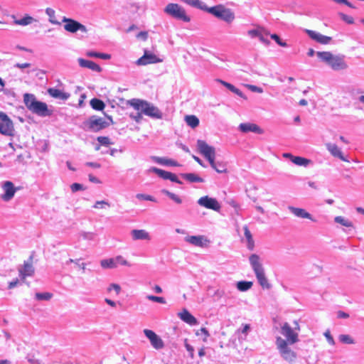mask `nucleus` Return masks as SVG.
<instances>
[{
  "instance_id": "412c9836",
  "label": "nucleus",
  "mask_w": 364,
  "mask_h": 364,
  "mask_svg": "<svg viewBox=\"0 0 364 364\" xmlns=\"http://www.w3.org/2000/svg\"><path fill=\"white\" fill-rule=\"evenodd\" d=\"M48 93L50 96L55 99L62 100L65 101L69 99L70 95L68 92H65L55 87H50L48 89Z\"/></svg>"
},
{
  "instance_id": "423d86ee",
  "label": "nucleus",
  "mask_w": 364,
  "mask_h": 364,
  "mask_svg": "<svg viewBox=\"0 0 364 364\" xmlns=\"http://www.w3.org/2000/svg\"><path fill=\"white\" fill-rule=\"evenodd\" d=\"M164 12L177 20L186 23L191 21V18L186 15L185 9L178 4H168L164 8Z\"/></svg>"
},
{
  "instance_id": "6e6d98bb",
  "label": "nucleus",
  "mask_w": 364,
  "mask_h": 364,
  "mask_svg": "<svg viewBox=\"0 0 364 364\" xmlns=\"http://www.w3.org/2000/svg\"><path fill=\"white\" fill-rule=\"evenodd\" d=\"M200 334H204L205 338H203V341H206L207 338L210 336L208 331L206 328H201L198 331H197L196 335L199 336Z\"/></svg>"
},
{
  "instance_id": "a18cd8bd",
  "label": "nucleus",
  "mask_w": 364,
  "mask_h": 364,
  "mask_svg": "<svg viewBox=\"0 0 364 364\" xmlns=\"http://www.w3.org/2000/svg\"><path fill=\"white\" fill-rule=\"evenodd\" d=\"M270 36V38L272 39H273L279 46H282V47H287V43L282 41L280 37L276 34V33H273V34H270L269 35Z\"/></svg>"
},
{
  "instance_id": "7ed1b4c3",
  "label": "nucleus",
  "mask_w": 364,
  "mask_h": 364,
  "mask_svg": "<svg viewBox=\"0 0 364 364\" xmlns=\"http://www.w3.org/2000/svg\"><path fill=\"white\" fill-rule=\"evenodd\" d=\"M252 266L255 274L256 278L263 289L271 288V284L266 277L264 268L260 262V259L257 255H252Z\"/></svg>"
},
{
  "instance_id": "aec40b11",
  "label": "nucleus",
  "mask_w": 364,
  "mask_h": 364,
  "mask_svg": "<svg viewBox=\"0 0 364 364\" xmlns=\"http://www.w3.org/2000/svg\"><path fill=\"white\" fill-rule=\"evenodd\" d=\"M64 29L70 33H76L77 31H80L83 33L87 32L86 27L80 23V22L73 19L72 21H70L68 24L64 25Z\"/></svg>"
},
{
  "instance_id": "052dcab7",
  "label": "nucleus",
  "mask_w": 364,
  "mask_h": 364,
  "mask_svg": "<svg viewBox=\"0 0 364 364\" xmlns=\"http://www.w3.org/2000/svg\"><path fill=\"white\" fill-rule=\"evenodd\" d=\"M250 328V324H246L245 326H244V328L242 331V333H240V336H239V340H242L243 339V337H246L247 336V331Z\"/></svg>"
},
{
  "instance_id": "393cba45",
  "label": "nucleus",
  "mask_w": 364,
  "mask_h": 364,
  "mask_svg": "<svg viewBox=\"0 0 364 364\" xmlns=\"http://www.w3.org/2000/svg\"><path fill=\"white\" fill-rule=\"evenodd\" d=\"M151 159L154 162L160 165L168 166H180L179 163L175 160L166 158H162L159 156H151Z\"/></svg>"
},
{
  "instance_id": "4c0bfd02",
  "label": "nucleus",
  "mask_w": 364,
  "mask_h": 364,
  "mask_svg": "<svg viewBox=\"0 0 364 364\" xmlns=\"http://www.w3.org/2000/svg\"><path fill=\"white\" fill-rule=\"evenodd\" d=\"M161 193L168 196L170 199L173 200L177 204H181L182 203V200L179 196L166 189H163L161 191Z\"/></svg>"
},
{
  "instance_id": "2f4dec72",
  "label": "nucleus",
  "mask_w": 364,
  "mask_h": 364,
  "mask_svg": "<svg viewBox=\"0 0 364 364\" xmlns=\"http://www.w3.org/2000/svg\"><path fill=\"white\" fill-rule=\"evenodd\" d=\"M90 105L93 109L97 111H102L105 107V102L102 100L97 97L92 98L90 101Z\"/></svg>"
},
{
  "instance_id": "0eeeda50",
  "label": "nucleus",
  "mask_w": 364,
  "mask_h": 364,
  "mask_svg": "<svg viewBox=\"0 0 364 364\" xmlns=\"http://www.w3.org/2000/svg\"><path fill=\"white\" fill-rule=\"evenodd\" d=\"M207 11L218 18L228 23L231 22L235 18L233 13L230 9L225 8L223 5L209 7V9H207Z\"/></svg>"
},
{
  "instance_id": "37998d69",
  "label": "nucleus",
  "mask_w": 364,
  "mask_h": 364,
  "mask_svg": "<svg viewBox=\"0 0 364 364\" xmlns=\"http://www.w3.org/2000/svg\"><path fill=\"white\" fill-rule=\"evenodd\" d=\"M237 288L241 291H245L250 289V282L240 281L237 283Z\"/></svg>"
},
{
  "instance_id": "f3484780",
  "label": "nucleus",
  "mask_w": 364,
  "mask_h": 364,
  "mask_svg": "<svg viewBox=\"0 0 364 364\" xmlns=\"http://www.w3.org/2000/svg\"><path fill=\"white\" fill-rule=\"evenodd\" d=\"M159 62H161V60L156 55L152 53L145 51L144 54L136 61V64L137 65H146L148 64H153Z\"/></svg>"
},
{
  "instance_id": "c756f323",
  "label": "nucleus",
  "mask_w": 364,
  "mask_h": 364,
  "mask_svg": "<svg viewBox=\"0 0 364 364\" xmlns=\"http://www.w3.org/2000/svg\"><path fill=\"white\" fill-rule=\"evenodd\" d=\"M182 2L193 6L194 8L200 9L207 11V9H209L204 3L200 0H181Z\"/></svg>"
},
{
  "instance_id": "49530a36",
  "label": "nucleus",
  "mask_w": 364,
  "mask_h": 364,
  "mask_svg": "<svg viewBox=\"0 0 364 364\" xmlns=\"http://www.w3.org/2000/svg\"><path fill=\"white\" fill-rule=\"evenodd\" d=\"M339 341L343 343L347 344H353L354 343V340L349 336L346 334H342L339 336Z\"/></svg>"
},
{
  "instance_id": "8fccbe9b",
  "label": "nucleus",
  "mask_w": 364,
  "mask_h": 364,
  "mask_svg": "<svg viewBox=\"0 0 364 364\" xmlns=\"http://www.w3.org/2000/svg\"><path fill=\"white\" fill-rule=\"evenodd\" d=\"M115 262L117 264H119L124 266H131V264L127 260H126L122 256L120 255L115 257Z\"/></svg>"
},
{
  "instance_id": "6ab92c4d",
  "label": "nucleus",
  "mask_w": 364,
  "mask_h": 364,
  "mask_svg": "<svg viewBox=\"0 0 364 364\" xmlns=\"http://www.w3.org/2000/svg\"><path fill=\"white\" fill-rule=\"evenodd\" d=\"M306 32L311 39L322 45H327L332 41L331 37L322 35L312 30L307 29Z\"/></svg>"
},
{
  "instance_id": "9b49d317",
  "label": "nucleus",
  "mask_w": 364,
  "mask_h": 364,
  "mask_svg": "<svg viewBox=\"0 0 364 364\" xmlns=\"http://www.w3.org/2000/svg\"><path fill=\"white\" fill-rule=\"evenodd\" d=\"M197 147L199 152L208 161L215 159V151L214 147L209 146L205 141L198 140Z\"/></svg>"
},
{
  "instance_id": "473e14b6",
  "label": "nucleus",
  "mask_w": 364,
  "mask_h": 364,
  "mask_svg": "<svg viewBox=\"0 0 364 364\" xmlns=\"http://www.w3.org/2000/svg\"><path fill=\"white\" fill-rule=\"evenodd\" d=\"M36 21V19L29 15H26L23 18L20 19L14 20V23L16 25L20 26H28L31 24L33 22Z\"/></svg>"
},
{
  "instance_id": "f8f14e48",
  "label": "nucleus",
  "mask_w": 364,
  "mask_h": 364,
  "mask_svg": "<svg viewBox=\"0 0 364 364\" xmlns=\"http://www.w3.org/2000/svg\"><path fill=\"white\" fill-rule=\"evenodd\" d=\"M149 171L156 173L159 177L164 180H170L171 181L178 184L183 183V182L178 179L177 176L171 172H168L156 167H151Z\"/></svg>"
},
{
  "instance_id": "c03bdc74",
  "label": "nucleus",
  "mask_w": 364,
  "mask_h": 364,
  "mask_svg": "<svg viewBox=\"0 0 364 364\" xmlns=\"http://www.w3.org/2000/svg\"><path fill=\"white\" fill-rule=\"evenodd\" d=\"M97 141L102 146H108L110 144H113V142L111 141L110 139L107 136H98L97 138Z\"/></svg>"
},
{
  "instance_id": "338daca9",
  "label": "nucleus",
  "mask_w": 364,
  "mask_h": 364,
  "mask_svg": "<svg viewBox=\"0 0 364 364\" xmlns=\"http://www.w3.org/2000/svg\"><path fill=\"white\" fill-rule=\"evenodd\" d=\"M19 281L18 279H14L13 281L10 282L9 283V289H14V287H16L17 286V284H18Z\"/></svg>"
},
{
  "instance_id": "e433bc0d",
  "label": "nucleus",
  "mask_w": 364,
  "mask_h": 364,
  "mask_svg": "<svg viewBox=\"0 0 364 364\" xmlns=\"http://www.w3.org/2000/svg\"><path fill=\"white\" fill-rule=\"evenodd\" d=\"M87 55L88 57L98 58L103 59V60H108V59H110V58H111V55L109 54L104 53H98V52H95V51H89L87 53Z\"/></svg>"
},
{
  "instance_id": "680f3d73",
  "label": "nucleus",
  "mask_w": 364,
  "mask_h": 364,
  "mask_svg": "<svg viewBox=\"0 0 364 364\" xmlns=\"http://www.w3.org/2000/svg\"><path fill=\"white\" fill-rule=\"evenodd\" d=\"M341 18L343 21H345L346 23L349 24H352L354 22L353 18L350 16L341 14Z\"/></svg>"
},
{
  "instance_id": "4be33fe9",
  "label": "nucleus",
  "mask_w": 364,
  "mask_h": 364,
  "mask_svg": "<svg viewBox=\"0 0 364 364\" xmlns=\"http://www.w3.org/2000/svg\"><path fill=\"white\" fill-rule=\"evenodd\" d=\"M178 317L186 323L194 326L198 323L197 319L186 309L178 314Z\"/></svg>"
},
{
  "instance_id": "de8ad7c7",
  "label": "nucleus",
  "mask_w": 364,
  "mask_h": 364,
  "mask_svg": "<svg viewBox=\"0 0 364 364\" xmlns=\"http://www.w3.org/2000/svg\"><path fill=\"white\" fill-rule=\"evenodd\" d=\"M146 299L149 301L157 302L159 304H166V299L161 296H157L154 295H147Z\"/></svg>"
},
{
  "instance_id": "3c124183",
  "label": "nucleus",
  "mask_w": 364,
  "mask_h": 364,
  "mask_svg": "<svg viewBox=\"0 0 364 364\" xmlns=\"http://www.w3.org/2000/svg\"><path fill=\"white\" fill-rule=\"evenodd\" d=\"M244 230L246 240V245L248 249H250V230L246 225L244 227Z\"/></svg>"
},
{
  "instance_id": "e2e57ef3",
  "label": "nucleus",
  "mask_w": 364,
  "mask_h": 364,
  "mask_svg": "<svg viewBox=\"0 0 364 364\" xmlns=\"http://www.w3.org/2000/svg\"><path fill=\"white\" fill-rule=\"evenodd\" d=\"M324 336H326L329 344L334 345L335 342H334L333 338L332 337V336L331 335V333L328 331L325 332Z\"/></svg>"
},
{
  "instance_id": "774afa93",
  "label": "nucleus",
  "mask_w": 364,
  "mask_h": 364,
  "mask_svg": "<svg viewBox=\"0 0 364 364\" xmlns=\"http://www.w3.org/2000/svg\"><path fill=\"white\" fill-rule=\"evenodd\" d=\"M147 37H148V34H147V33L146 31H140L137 34V38H141L144 41L146 40Z\"/></svg>"
},
{
  "instance_id": "13d9d810",
  "label": "nucleus",
  "mask_w": 364,
  "mask_h": 364,
  "mask_svg": "<svg viewBox=\"0 0 364 364\" xmlns=\"http://www.w3.org/2000/svg\"><path fill=\"white\" fill-rule=\"evenodd\" d=\"M107 205L109 206V204L107 201L105 200H98L97 201L95 205H93L94 208H103V205Z\"/></svg>"
},
{
  "instance_id": "bf43d9fd",
  "label": "nucleus",
  "mask_w": 364,
  "mask_h": 364,
  "mask_svg": "<svg viewBox=\"0 0 364 364\" xmlns=\"http://www.w3.org/2000/svg\"><path fill=\"white\" fill-rule=\"evenodd\" d=\"M252 132L262 134H263L264 131L258 125L252 123Z\"/></svg>"
},
{
  "instance_id": "f03ea898",
  "label": "nucleus",
  "mask_w": 364,
  "mask_h": 364,
  "mask_svg": "<svg viewBox=\"0 0 364 364\" xmlns=\"http://www.w3.org/2000/svg\"><path fill=\"white\" fill-rule=\"evenodd\" d=\"M128 103L136 110L141 111V113L151 118L159 119L163 117L161 111L157 107L146 100L132 99L129 100Z\"/></svg>"
},
{
  "instance_id": "39448f33",
  "label": "nucleus",
  "mask_w": 364,
  "mask_h": 364,
  "mask_svg": "<svg viewBox=\"0 0 364 364\" xmlns=\"http://www.w3.org/2000/svg\"><path fill=\"white\" fill-rule=\"evenodd\" d=\"M110 123L103 118L92 115L82 122L81 127L85 131L98 132L108 127Z\"/></svg>"
},
{
  "instance_id": "58836bf2",
  "label": "nucleus",
  "mask_w": 364,
  "mask_h": 364,
  "mask_svg": "<svg viewBox=\"0 0 364 364\" xmlns=\"http://www.w3.org/2000/svg\"><path fill=\"white\" fill-rule=\"evenodd\" d=\"M335 222L337 223H339L341 225H343L345 227H348V228L353 227V224L351 221H350L349 220H348L342 216H336L335 218Z\"/></svg>"
},
{
  "instance_id": "a211bd4d",
  "label": "nucleus",
  "mask_w": 364,
  "mask_h": 364,
  "mask_svg": "<svg viewBox=\"0 0 364 364\" xmlns=\"http://www.w3.org/2000/svg\"><path fill=\"white\" fill-rule=\"evenodd\" d=\"M30 262H24L23 267L18 268L19 277L24 279L27 277H31L33 275L35 269L32 264V256L29 258Z\"/></svg>"
},
{
  "instance_id": "1a4fd4ad",
  "label": "nucleus",
  "mask_w": 364,
  "mask_h": 364,
  "mask_svg": "<svg viewBox=\"0 0 364 364\" xmlns=\"http://www.w3.org/2000/svg\"><path fill=\"white\" fill-rule=\"evenodd\" d=\"M0 133L4 136H14V123L4 112H0Z\"/></svg>"
},
{
  "instance_id": "4468645a",
  "label": "nucleus",
  "mask_w": 364,
  "mask_h": 364,
  "mask_svg": "<svg viewBox=\"0 0 364 364\" xmlns=\"http://www.w3.org/2000/svg\"><path fill=\"white\" fill-rule=\"evenodd\" d=\"M198 204L215 211H218L220 209V205L218 201L215 198H210L208 196L199 198Z\"/></svg>"
},
{
  "instance_id": "603ef678",
  "label": "nucleus",
  "mask_w": 364,
  "mask_h": 364,
  "mask_svg": "<svg viewBox=\"0 0 364 364\" xmlns=\"http://www.w3.org/2000/svg\"><path fill=\"white\" fill-rule=\"evenodd\" d=\"M239 129L242 132L247 133L250 132V123H242L239 126Z\"/></svg>"
},
{
  "instance_id": "ddd939ff",
  "label": "nucleus",
  "mask_w": 364,
  "mask_h": 364,
  "mask_svg": "<svg viewBox=\"0 0 364 364\" xmlns=\"http://www.w3.org/2000/svg\"><path fill=\"white\" fill-rule=\"evenodd\" d=\"M144 333L155 349L159 350L164 348V341L154 331L149 329H144Z\"/></svg>"
},
{
  "instance_id": "c85d7f7f",
  "label": "nucleus",
  "mask_w": 364,
  "mask_h": 364,
  "mask_svg": "<svg viewBox=\"0 0 364 364\" xmlns=\"http://www.w3.org/2000/svg\"><path fill=\"white\" fill-rule=\"evenodd\" d=\"M180 176L185 180L188 181L190 183H203L204 182V179L196 173H181Z\"/></svg>"
},
{
  "instance_id": "a878e982",
  "label": "nucleus",
  "mask_w": 364,
  "mask_h": 364,
  "mask_svg": "<svg viewBox=\"0 0 364 364\" xmlns=\"http://www.w3.org/2000/svg\"><path fill=\"white\" fill-rule=\"evenodd\" d=\"M131 235L134 240H150L151 237L145 230H132Z\"/></svg>"
},
{
  "instance_id": "09e8293b",
  "label": "nucleus",
  "mask_w": 364,
  "mask_h": 364,
  "mask_svg": "<svg viewBox=\"0 0 364 364\" xmlns=\"http://www.w3.org/2000/svg\"><path fill=\"white\" fill-rule=\"evenodd\" d=\"M136 198L139 200H149L152 202H156V200L154 197L150 195H146L144 193H138L136 196Z\"/></svg>"
},
{
  "instance_id": "72a5a7b5",
  "label": "nucleus",
  "mask_w": 364,
  "mask_h": 364,
  "mask_svg": "<svg viewBox=\"0 0 364 364\" xmlns=\"http://www.w3.org/2000/svg\"><path fill=\"white\" fill-rule=\"evenodd\" d=\"M186 124L191 128H196L199 125V119L195 115H187L185 117Z\"/></svg>"
},
{
  "instance_id": "a19ab883",
  "label": "nucleus",
  "mask_w": 364,
  "mask_h": 364,
  "mask_svg": "<svg viewBox=\"0 0 364 364\" xmlns=\"http://www.w3.org/2000/svg\"><path fill=\"white\" fill-rule=\"evenodd\" d=\"M53 296V294L49 292H38L35 295V298L38 301H48Z\"/></svg>"
},
{
  "instance_id": "9d476101",
  "label": "nucleus",
  "mask_w": 364,
  "mask_h": 364,
  "mask_svg": "<svg viewBox=\"0 0 364 364\" xmlns=\"http://www.w3.org/2000/svg\"><path fill=\"white\" fill-rule=\"evenodd\" d=\"M1 188L4 193L1 198L6 202L10 201L14 196L16 192L19 190L18 187H15L14 184L10 181H6L1 183Z\"/></svg>"
},
{
  "instance_id": "ea45409f",
  "label": "nucleus",
  "mask_w": 364,
  "mask_h": 364,
  "mask_svg": "<svg viewBox=\"0 0 364 364\" xmlns=\"http://www.w3.org/2000/svg\"><path fill=\"white\" fill-rule=\"evenodd\" d=\"M46 14L49 16V21L54 25H60V23L55 20V11L51 8H47L46 9Z\"/></svg>"
},
{
  "instance_id": "5fc2aeb1",
  "label": "nucleus",
  "mask_w": 364,
  "mask_h": 364,
  "mask_svg": "<svg viewBox=\"0 0 364 364\" xmlns=\"http://www.w3.org/2000/svg\"><path fill=\"white\" fill-rule=\"evenodd\" d=\"M129 117L133 119L134 120H135L136 122L139 123L141 121L142 119V115H141V113L140 112H136V113H131Z\"/></svg>"
},
{
  "instance_id": "bb28decb",
  "label": "nucleus",
  "mask_w": 364,
  "mask_h": 364,
  "mask_svg": "<svg viewBox=\"0 0 364 364\" xmlns=\"http://www.w3.org/2000/svg\"><path fill=\"white\" fill-rule=\"evenodd\" d=\"M184 240L186 242L196 247H203V241L205 240L204 236L202 235L187 236Z\"/></svg>"
},
{
  "instance_id": "f704fd0d",
  "label": "nucleus",
  "mask_w": 364,
  "mask_h": 364,
  "mask_svg": "<svg viewBox=\"0 0 364 364\" xmlns=\"http://www.w3.org/2000/svg\"><path fill=\"white\" fill-rule=\"evenodd\" d=\"M292 163L297 166H307L311 163V161L301 156H295L293 158Z\"/></svg>"
},
{
  "instance_id": "0e129e2a",
  "label": "nucleus",
  "mask_w": 364,
  "mask_h": 364,
  "mask_svg": "<svg viewBox=\"0 0 364 364\" xmlns=\"http://www.w3.org/2000/svg\"><path fill=\"white\" fill-rule=\"evenodd\" d=\"M30 67H31V64L28 63H18L14 65V68H17L19 69H24V68H30Z\"/></svg>"
},
{
  "instance_id": "2eb2a0df",
  "label": "nucleus",
  "mask_w": 364,
  "mask_h": 364,
  "mask_svg": "<svg viewBox=\"0 0 364 364\" xmlns=\"http://www.w3.org/2000/svg\"><path fill=\"white\" fill-rule=\"evenodd\" d=\"M269 33L265 30L263 27H260L257 25H254V28H252V38H257L261 42L266 45L269 44V41L267 40V37L269 36Z\"/></svg>"
},
{
  "instance_id": "f257e3e1",
  "label": "nucleus",
  "mask_w": 364,
  "mask_h": 364,
  "mask_svg": "<svg viewBox=\"0 0 364 364\" xmlns=\"http://www.w3.org/2000/svg\"><path fill=\"white\" fill-rule=\"evenodd\" d=\"M23 102L31 112L39 117H50L53 114V111L48 109L47 104L37 100L33 94L25 93L23 95Z\"/></svg>"
},
{
  "instance_id": "4d7b16f0",
  "label": "nucleus",
  "mask_w": 364,
  "mask_h": 364,
  "mask_svg": "<svg viewBox=\"0 0 364 364\" xmlns=\"http://www.w3.org/2000/svg\"><path fill=\"white\" fill-rule=\"evenodd\" d=\"M184 346H185V348L187 350V351L189 353V356L191 358H194V348L191 345L188 343L187 342L185 343Z\"/></svg>"
},
{
  "instance_id": "79ce46f5",
  "label": "nucleus",
  "mask_w": 364,
  "mask_h": 364,
  "mask_svg": "<svg viewBox=\"0 0 364 364\" xmlns=\"http://www.w3.org/2000/svg\"><path fill=\"white\" fill-rule=\"evenodd\" d=\"M222 85H223L225 87H227L228 90H230L231 92L235 93L236 95L239 96L242 95V92L237 87H235L233 85L223 80H220Z\"/></svg>"
},
{
  "instance_id": "b1692460",
  "label": "nucleus",
  "mask_w": 364,
  "mask_h": 364,
  "mask_svg": "<svg viewBox=\"0 0 364 364\" xmlns=\"http://www.w3.org/2000/svg\"><path fill=\"white\" fill-rule=\"evenodd\" d=\"M326 148L333 156L339 158L343 161L349 162V161L343 155L342 151L337 145L328 143L326 144Z\"/></svg>"
},
{
  "instance_id": "6e6552de",
  "label": "nucleus",
  "mask_w": 364,
  "mask_h": 364,
  "mask_svg": "<svg viewBox=\"0 0 364 364\" xmlns=\"http://www.w3.org/2000/svg\"><path fill=\"white\" fill-rule=\"evenodd\" d=\"M276 344L282 358L288 362H293L296 359V353L288 347V343L281 337H277Z\"/></svg>"
},
{
  "instance_id": "20e7f679",
  "label": "nucleus",
  "mask_w": 364,
  "mask_h": 364,
  "mask_svg": "<svg viewBox=\"0 0 364 364\" xmlns=\"http://www.w3.org/2000/svg\"><path fill=\"white\" fill-rule=\"evenodd\" d=\"M316 55L333 70H344L348 67L344 61L343 56L334 55L328 51L317 52Z\"/></svg>"
},
{
  "instance_id": "7c9ffc66",
  "label": "nucleus",
  "mask_w": 364,
  "mask_h": 364,
  "mask_svg": "<svg viewBox=\"0 0 364 364\" xmlns=\"http://www.w3.org/2000/svg\"><path fill=\"white\" fill-rule=\"evenodd\" d=\"M211 167L214 168L218 173H222L226 172L227 168L226 164L223 162H219L215 161V159H213L209 161Z\"/></svg>"
},
{
  "instance_id": "c9c22d12",
  "label": "nucleus",
  "mask_w": 364,
  "mask_h": 364,
  "mask_svg": "<svg viewBox=\"0 0 364 364\" xmlns=\"http://www.w3.org/2000/svg\"><path fill=\"white\" fill-rule=\"evenodd\" d=\"M102 267L105 269H112L117 267L115 258H110L107 259H102L100 262Z\"/></svg>"
},
{
  "instance_id": "69168bd1",
  "label": "nucleus",
  "mask_w": 364,
  "mask_h": 364,
  "mask_svg": "<svg viewBox=\"0 0 364 364\" xmlns=\"http://www.w3.org/2000/svg\"><path fill=\"white\" fill-rule=\"evenodd\" d=\"M112 289H114L116 291L117 294H118L121 290V288H120L119 285H118L117 284H112L109 286L108 290L111 291Z\"/></svg>"
},
{
  "instance_id": "cd10ccee",
  "label": "nucleus",
  "mask_w": 364,
  "mask_h": 364,
  "mask_svg": "<svg viewBox=\"0 0 364 364\" xmlns=\"http://www.w3.org/2000/svg\"><path fill=\"white\" fill-rule=\"evenodd\" d=\"M289 208L291 213H293L295 216L313 220L311 215L307 211H306V210L295 207H289Z\"/></svg>"
},
{
  "instance_id": "864d4df0",
  "label": "nucleus",
  "mask_w": 364,
  "mask_h": 364,
  "mask_svg": "<svg viewBox=\"0 0 364 364\" xmlns=\"http://www.w3.org/2000/svg\"><path fill=\"white\" fill-rule=\"evenodd\" d=\"M71 191L75 193L79 191L84 190L83 186L78 183H74L70 186Z\"/></svg>"
},
{
  "instance_id": "dca6fc26",
  "label": "nucleus",
  "mask_w": 364,
  "mask_h": 364,
  "mask_svg": "<svg viewBox=\"0 0 364 364\" xmlns=\"http://www.w3.org/2000/svg\"><path fill=\"white\" fill-rule=\"evenodd\" d=\"M282 333L286 337L287 343L294 344L298 341V335L294 331L288 323H284L282 327Z\"/></svg>"
},
{
  "instance_id": "5701e85b",
  "label": "nucleus",
  "mask_w": 364,
  "mask_h": 364,
  "mask_svg": "<svg viewBox=\"0 0 364 364\" xmlns=\"http://www.w3.org/2000/svg\"><path fill=\"white\" fill-rule=\"evenodd\" d=\"M78 63L80 67L90 69L92 71H95L97 73H100L102 71L101 67L92 60L79 58Z\"/></svg>"
}]
</instances>
